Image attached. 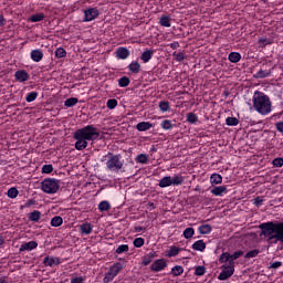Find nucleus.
I'll use <instances>...</instances> for the list:
<instances>
[{"instance_id":"f257e3e1","label":"nucleus","mask_w":283,"mask_h":283,"mask_svg":"<svg viewBox=\"0 0 283 283\" xmlns=\"http://www.w3.org/2000/svg\"><path fill=\"white\" fill-rule=\"evenodd\" d=\"M99 137L101 133L94 125H87L80 128L75 130L73 135L74 140H76L75 149H77V151H83V149H87V140L94 143V140H98Z\"/></svg>"},{"instance_id":"f03ea898","label":"nucleus","mask_w":283,"mask_h":283,"mask_svg":"<svg viewBox=\"0 0 283 283\" xmlns=\"http://www.w3.org/2000/svg\"><path fill=\"white\" fill-rule=\"evenodd\" d=\"M259 229L261 230V235L265 238L268 244H277V242L283 244V221L263 222L259 226Z\"/></svg>"},{"instance_id":"7ed1b4c3","label":"nucleus","mask_w":283,"mask_h":283,"mask_svg":"<svg viewBox=\"0 0 283 283\" xmlns=\"http://www.w3.org/2000/svg\"><path fill=\"white\" fill-rule=\"evenodd\" d=\"M253 107L258 114L266 116L271 114V98L260 91H255L252 97Z\"/></svg>"},{"instance_id":"20e7f679","label":"nucleus","mask_w":283,"mask_h":283,"mask_svg":"<svg viewBox=\"0 0 283 283\" xmlns=\"http://www.w3.org/2000/svg\"><path fill=\"white\" fill-rule=\"evenodd\" d=\"M104 160H106V169L112 174H119V171H123V167H125V160L120 155L108 153L103 157L102 163Z\"/></svg>"},{"instance_id":"39448f33","label":"nucleus","mask_w":283,"mask_h":283,"mask_svg":"<svg viewBox=\"0 0 283 283\" xmlns=\"http://www.w3.org/2000/svg\"><path fill=\"white\" fill-rule=\"evenodd\" d=\"M41 189L44 193L54 195L61 189V180L46 178L41 182Z\"/></svg>"},{"instance_id":"423d86ee","label":"nucleus","mask_w":283,"mask_h":283,"mask_svg":"<svg viewBox=\"0 0 283 283\" xmlns=\"http://www.w3.org/2000/svg\"><path fill=\"white\" fill-rule=\"evenodd\" d=\"M242 255H244L242 250L235 251L233 254L223 252L219 258V262L220 264H232V266H235V260H239Z\"/></svg>"},{"instance_id":"0eeeda50","label":"nucleus","mask_w":283,"mask_h":283,"mask_svg":"<svg viewBox=\"0 0 283 283\" xmlns=\"http://www.w3.org/2000/svg\"><path fill=\"white\" fill-rule=\"evenodd\" d=\"M221 269L222 270L218 276V280L220 281L229 280V277H231L233 273H235V265L231 263L223 264Z\"/></svg>"},{"instance_id":"6e6552de","label":"nucleus","mask_w":283,"mask_h":283,"mask_svg":"<svg viewBox=\"0 0 283 283\" xmlns=\"http://www.w3.org/2000/svg\"><path fill=\"white\" fill-rule=\"evenodd\" d=\"M98 14H99V12H98L97 8H88L86 10H84L83 22L90 23V21H94V19H97Z\"/></svg>"},{"instance_id":"1a4fd4ad","label":"nucleus","mask_w":283,"mask_h":283,"mask_svg":"<svg viewBox=\"0 0 283 283\" xmlns=\"http://www.w3.org/2000/svg\"><path fill=\"white\" fill-rule=\"evenodd\" d=\"M167 269V261L165 259H157L150 265V271L154 273H160V271H165Z\"/></svg>"},{"instance_id":"9d476101","label":"nucleus","mask_w":283,"mask_h":283,"mask_svg":"<svg viewBox=\"0 0 283 283\" xmlns=\"http://www.w3.org/2000/svg\"><path fill=\"white\" fill-rule=\"evenodd\" d=\"M14 78L18 83H25V81H30V74L25 70H19L14 73Z\"/></svg>"},{"instance_id":"9b49d317","label":"nucleus","mask_w":283,"mask_h":283,"mask_svg":"<svg viewBox=\"0 0 283 283\" xmlns=\"http://www.w3.org/2000/svg\"><path fill=\"white\" fill-rule=\"evenodd\" d=\"M45 266H59L61 264V258L59 256H46L43 260Z\"/></svg>"},{"instance_id":"f8f14e48","label":"nucleus","mask_w":283,"mask_h":283,"mask_svg":"<svg viewBox=\"0 0 283 283\" xmlns=\"http://www.w3.org/2000/svg\"><path fill=\"white\" fill-rule=\"evenodd\" d=\"M39 247V243L36 241H29L27 243L21 244L19 252L23 253V251H34Z\"/></svg>"},{"instance_id":"ddd939ff","label":"nucleus","mask_w":283,"mask_h":283,"mask_svg":"<svg viewBox=\"0 0 283 283\" xmlns=\"http://www.w3.org/2000/svg\"><path fill=\"white\" fill-rule=\"evenodd\" d=\"M30 56L34 63H41V61H43V51L41 49H35L31 51Z\"/></svg>"},{"instance_id":"4468645a","label":"nucleus","mask_w":283,"mask_h":283,"mask_svg":"<svg viewBox=\"0 0 283 283\" xmlns=\"http://www.w3.org/2000/svg\"><path fill=\"white\" fill-rule=\"evenodd\" d=\"M116 56L117 59H120L122 61H125V59H129V51L125 46H119L116 50Z\"/></svg>"},{"instance_id":"2eb2a0df","label":"nucleus","mask_w":283,"mask_h":283,"mask_svg":"<svg viewBox=\"0 0 283 283\" xmlns=\"http://www.w3.org/2000/svg\"><path fill=\"white\" fill-rule=\"evenodd\" d=\"M94 231V228L92 227V223L85 222L80 226V233L82 235H90Z\"/></svg>"},{"instance_id":"dca6fc26","label":"nucleus","mask_w":283,"mask_h":283,"mask_svg":"<svg viewBox=\"0 0 283 283\" xmlns=\"http://www.w3.org/2000/svg\"><path fill=\"white\" fill-rule=\"evenodd\" d=\"M212 196H224V193H229L227 186H217L210 190Z\"/></svg>"},{"instance_id":"f3484780","label":"nucleus","mask_w":283,"mask_h":283,"mask_svg":"<svg viewBox=\"0 0 283 283\" xmlns=\"http://www.w3.org/2000/svg\"><path fill=\"white\" fill-rule=\"evenodd\" d=\"M154 127V124L150 122H140L136 125L137 132H149Z\"/></svg>"},{"instance_id":"a211bd4d","label":"nucleus","mask_w":283,"mask_h":283,"mask_svg":"<svg viewBox=\"0 0 283 283\" xmlns=\"http://www.w3.org/2000/svg\"><path fill=\"white\" fill-rule=\"evenodd\" d=\"M154 50H146L142 53L140 55V60L143 61V63H149L150 59H154Z\"/></svg>"},{"instance_id":"6ab92c4d","label":"nucleus","mask_w":283,"mask_h":283,"mask_svg":"<svg viewBox=\"0 0 283 283\" xmlns=\"http://www.w3.org/2000/svg\"><path fill=\"white\" fill-rule=\"evenodd\" d=\"M122 269H123V263L116 262V263H114V264L109 268L108 272H109L111 274H113V275L116 277V275H118V273H120Z\"/></svg>"},{"instance_id":"aec40b11","label":"nucleus","mask_w":283,"mask_h":283,"mask_svg":"<svg viewBox=\"0 0 283 283\" xmlns=\"http://www.w3.org/2000/svg\"><path fill=\"white\" fill-rule=\"evenodd\" d=\"M159 24L163 27V28H171V17L169 15H161L160 19H159Z\"/></svg>"},{"instance_id":"412c9836","label":"nucleus","mask_w":283,"mask_h":283,"mask_svg":"<svg viewBox=\"0 0 283 283\" xmlns=\"http://www.w3.org/2000/svg\"><path fill=\"white\" fill-rule=\"evenodd\" d=\"M198 231L201 235H209V233L213 231V228L211 227V224H202L198 228Z\"/></svg>"},{"instance_id":"4be33fe9","label":"nucleus","mask_w":283,"mask_h":283,"mask_svg":"<svg viewBox=\"0 0 283 283\" xmlns=\"http://www.w3.org/2000/svg\"><path fill=\"white\" fill-rule=\"evenodd\" d=\"M170 181L174 187H178L185 182V177L182 175H175L172 178L170 177Z\"/></svg>"},{"instance_id":"5701e85b","label":"nucleus","mask_w":283,"mask_h":283,"mask_svg":"<svg viewBox=\"0 0 283 283\" xmlns=\"http://www.w3.org/2000/svg\"><path fill=\"white\" fill-rule=\"evenodd\" d=\"M192 249L193 251H205V249H207V243H205L203 240H198L192 244Z\"/></svg>"},{"instance_id":"b1692460","label":"nucleus","mask_w":283,"mask_h":283,"mask_svg":"<svg viewBox=\"0 0 283 283\" xmlns=\"http://www.w3.org/2000/svg\"><path fill=\"white\" fill-rule=\"evenodd\" d=\"M228 60L230 61V63H240V61L242 60V55L239 52H231L228 55Z\"/></svg>"},{"instance_id":"393cba45","label":"nucleus","mask_w":283,"mask_h":283,"mask_svg":"<svg viewBox=\"0 0 283 283\" xmlns=\"http://www.w3.org/2000/svg\"><path fill=\"white\" fill-rule=\"evenodd\" d=\"M170 273L174 277H178V276L182 275V273H185V268H182V265H175L171 269Z\"/></svg>"},{"instance_id":"a878e982","label":"nucleus","mask_w":283,"mask_h":283,"mask_svg":"<svg viewBox=\"0 0 283 283\" xmlns=\"http://www.w3.org/2000/svg\"><path fill=\"white\" fill-rule=\"evenodd\" d=\"M128 70L129 72H132V74H138L140 72V63H138L137 61H133L128 65Z\"/></svg>"},{"instance_id":"bb28decb","label":"nucleus","mask_w":283,"mask_h":283,"mask_svg":"<svg viewBox=\"0 0 283 283\" xmlns=\"http://www.w3.org/2000/svg\"><path fill=\"white\" fill-rule=\"evenodd\" d=\"M172 184H171V177L170 176H167V177H164L159 180V187L161 189H165L167 187H171Z\"/></svg>"},{"instance_id":"cd10ccee","label":"nucleus","mask_w":283,"mask_h":283,"mask_svg":"<svg viewBox=\"0 0 283 283\" xmlns=\"http://www.w3.org/2000/svg\"><path fill=\"white\" fill-rule=\"evenodd\" d=\"M29 220L31 222H39L41 220V211L34 210L29 213Z\"/></svg>"},{"instance_id":"c85d7f7f","label":"nucleus","mask_w":283,"mask_h":283,"mask_svg":"<svg viewBox=\"0 0 283 283\" xmlns=\"http://www.w3.org/2000/svg\"><path fill=\"white\" fill-rule=\"evenodd\" d=\"M211 185H222V175L220 174H212L210 176Z\"/></svg>"},{"instance_id":"c756f323","label":"nucleus","mask_w":283,"mask_h":283,"mask_svg":"<svg viewBox=\"0 0 283 283\" xmlns=\"http://www.w3.org/2000/svg\"><path fill=\"white\" fill-rule=\"evenodd\" d=\"M43 19H45L44 13H35L29 18V21H31V23H39L40 21H43Z\"/></svg>"},{"instance_id":"7c9ffc66","label":"nucleus","mask_w":283,"mask_h":283,"mask_svg":"<svg viewBox=\"0 0 283 283\" xmlns=\"http://www.w3.org/2000/svg\"><path fill=\"white\" fill-rule=\"evenodd\" d=\"M97 209L99 210V211H109V209H112V205L109 203V201H107V200H104V201H101L99 203H98V207H97Z\"/></svg>"},{"instance_id":"2f4dec72","label":"nucleus","mask_w":283,"mask_h":283,"mask_svg":"<svg viewBox=\"0 0 283 283\" xmlns=\"http://www.w3.org/2000/svg\"><path fill=\"white\" fill-rule=\"evenodd\" d=\"M156 258V252H150L147 255L143 258V264L144 266H149L151 264V259Z\"/></svg>"},{"instance_id":"473e14b6","label":"nucleus","mask_w":283,"mask_h":283,"mask_svg":"<svg viewBox=\"0 0 283 283\" xmlns=\"http://www.w3.org/2000/svg\"><path fill=\"white\" fill-rule=\"evenodd\" d=\"M240 124V119H238L237 117H227L226 118V125H228V127H235Z\"/></svg>"},{"instance_id":"72a5a7b5","label":"nucleus","mask_w":283,"mask_h":283,"mask_svg":"<svg viewBox=\"0 0 283 283\" xmlns=\"http://www.w3.org/2000/svg\"><path fill=\"white\" fill-rule=\"evenodd\" d=\"M136 161L139 163V165H147V163H149V156H147V154H140L136 157Z\"/></svg>"},{"instance_id":"f704fd0d","label":"nucleus","mask_w":283,"mask_h":283,"mask_svg":"<svg viewBox=\"0 0 283 283\" xmlns=\"http://www.w3.org/2000/svg\"><path fill=\"white\" fill-rule=\"evenodd\" d=\"M63 224V217L55 216L51 219V227H61Z\"/></svg>"},{"instance_id":"c9c22d12","label":"nucleus","mask_w":283,"mask_h":283,"mask_svg":"<svg viewBox=\"0 0 283 283\" xmlns=\"http://www.w3.org/2000/svg\"><path fill=\"white\" fill-rule=\"evenodd\" d=\"M271 76V71L269 70H260L255 74V78H269Z\"/></svg>"},{"instance_id":"e433bc0d","label":"nucleus","mask_w":283,"mask_h":283,"mask_svg":"<svg viewBox=\"0 0 283 283\" xmlns=\"http://www.w3.org/2000/svg\"><path fill=\"white\" fill-rule=\"evenodd\" d=\"M178 253H180V248L178 247H170L168 253H167V258H176V255H178Z\"/></svg>"},{"instance_id":"4c0bfd02","label":"nucleus","mask_w":283,"mask_h":283,"mask_svg":"<svg viewBox=\"0 0 283 283\" xmlns=\"http://www.w3.org/2000/svg\"><path fill=\"white\" fill-rule=\"evenodd\" d=\"M160 127L165 130L174 129V123L171 119H165L161 122Z\"/></svg>"},{"instance_id":"58836bf2","label":"nucleus","mask_w":283,"mask_h":283,"mask_svg":"<svg viewBox=\"0 0 283 283\" xmlns=\"http://www.w3.org/2000/svg\"><path fill=\"white\" fill-rule=\"evenodd\" d=\"M38 97H39L38 92H30V93H28L25 101H27V103H34V101H36Z\"/></svg>"},{"instance_id":"ea45409f","label":"nucleus","mask_w":283,"mask_h":283,"mask_svg":"<svg viewBox=\"0 0 283 283\" xmlns=\"http://www.w3.org/2000/svg\"><path fill=\"white\" fill-rule=\"evenodd\" d=\"M55 56L56 59H65V56H67V51H65L63 48H57L55 50Z\"/></svg>"},{"instance_id":"a19ab883","label":"nucleus","mask_w":283,"mask_h":283,"mask_svg":"<svg viewBox=\"0 0 283 283\" xmlns=\"http://www.w3.org/2000/svg\"><path fill=\"white\" fill-rule=\"evenodd\" d=\"M129 83H132V81L127 76H123L118 80L119 87H127L129 86Z\"/></svg>"},{"instance_id":"79ce46f5","label":"nucleus","mask_w":283,"mask_h":283,"mask_svg":"<svg viewBox=\"0 0 283 283\" xmlns=\"http://www.w3.org/2000/svg\"><path fill=\"white\" fill-rule=\"evenodd\" d=\"M76 103H78V98L76 97H70L64 102V106L65 107H74V105H76Z\"/></svg>"},{"instance_id":"37998d69","label":"nucleus","mask_w":283,"mask_h":283,"mask_svg":"<svg viewBox=\"0 0 283 283\" xmlns=\"http://www.w3.org/2000/svg\"><path fill=\"white\" fill-rule=\"evenodd\" d=\"M187 120L191 125H196V123H198V115H196L195 113H188L187 114Z\"/></svg>"},{"instance_id":"c03bdc74","label":"nucleus","mask_w":283,"mask_h":283,"mask_svg":"<svg viewBox=\"0 0 283 283\" xmlns=\"http://www.w3.org/2000/svg\"><path fill=\"white\" fill-rule=\"evenodd\" d=\"M170 104L168 101H161L159 102V109L160 112H169V108H170Z\"/></svg>"},{"instance_id":"a18cd8bd","label":"nucleus","mask_w":283,"mask_h":283,"mask_svg":"<svg viewBox=\"0 0 283 283\" xmlns=\"http://www.w3.org/2000/svg\"><path fill=\"white\" fill-rule=\"evenodd\" d=\"M196 234V230H193V228H187L185 231H184V238L186 240H189L191 239L192 235Z\"/></svg>"},{"instance_id":"49530a36","label":"nucleus","mask_w":283,"mask_h":283,"mask_svg":"<svg viewBox=\"0 0 283 283\" xmlns=\"http://www.w3.org/2000/svg\"><path fill=\"white\" fill-rule=\"evenodd\" d=\"M129 251V245L127 244H122L119 245L116 250L115 253H117L118 255H120L122 253H127Z\"/></svg>"},{"instance_id":"de8ad7c7","label":"nucleus","mask_w":283,"mask_h":283,"mask_svg":"<svg viewBox=\"0 0 283 283\" xmlns=\"http://www.w3.org/2000/svg\"><path fill=\"white\" fill-rule=\"evenodd\" d=\"M259 254H260V250L254 249V250L249 251V252L244 255V258H245L247 260H251V258H258Z\"/></svg>"},{"instance_id":"09e8293b","label":"nucleus","mask_w":283,"mask_h":283,"mask_svg":"<svg viewBox=\"0 0 283 283\" xmlns=\"http://www.w3.org/2000/svg\"><path fill=\"white\" fill-rule=\"evenodd\" d=\"M118 106V101L112 98V99H108L107 103H106V107L108 109H116V107Z\"/></svg>"},{"instance_id":"8fccbe9b","label":"nucleus","mask_w":283,"mask_h":283,"mask_svg":"<svg viewBox=\"0 0 283 283\" xmlns=\"http://www.w3.org/2000/svg\"><path fill=\"white\" fill-rule=\"evenodd\" d=\"M7 196H8V198H12V199H14V198H17V196H19V189H17V188H10L9 190H8V193H7Z\"/></svg>"},{"instance_id":"3c124183","label":"nucleus","mask_w":283,"mask_h":283,"mask_svg":"<svg viewBox=\"0 0 283 283\" xmlns=\"http://www.w3.org/2000/svg\"><path fill=\"white\" fill-rule=\"evenodd\" d=\"M133 244L136 249H140V247H144L145 245V239L143 238H136L134 241H133Z\"/></svg>"},{"instance_id":"603ef678","label":"nucleus","mask_w":283,"mask_h":283,"mask_svg":"<svg viewBox=\"0 0 283 283\" xmlns=\"http://www.w3.org/2000/svg\"><path fill=\"white\" fill-rule=\"evenodd\" d=\"M207 273V269L202 265H199L195 269V275L202 276Z\"/></svg>"},{"instance_id":"864d4df0","label":"nucleus","mask_w":283,"mask_h":283,"mask_svg":"<svg viewBox=\"0 0 283 283\" xmlns=\"http://www.w3.org/2000/svg\"><path fill=\"white\" fill-rule=\"evenodd\" d=\"M272 165L273 167H283V158L282 157H277V158H274L273 161H272Z\"/></svg>"},{"instance_id":"5fc2aeb1","label":"nucleus","mask_w":283,"mask_h":283,"mask_svg":"<svg viewBox=\"0 0 283 283\" xmlns=\"http://www.w3.org/2000/svg\"><path fill=\"white\" fill-rule=\"evenodd\" d=\"M52 171H54V166L52 165L42 166V174H52Z\"/></svg>"},{"instance_id":"6e6d98bb","label":"nucleus","mask_w":283,"mask_h":283,"mask_svg":"<svg viewBox=\"0 0 283 283\" xmlns=\"http://www.w3.org/2000/svg\"><path fill=\"white\" fill-rule=\"evenodd\" d=\"M172 56H175L176 61H178V63L185 61L186 56L184 52H179V53H174Z\"/></svg>"},{"instance_id":"4d7b16f0","label":"nucleus","mask_w":283,"mask_h":283,"mask_svg":"<svg viewBox=\"0 0 283 283\" xmlns=\"http://www.w3.org/2000/svg\"><path fill=\"white\" fill-rule=\"evenodd\" d=\"M114 277H116L115 275H113L112 273H109V271L105 274L103 282L104 283H109L114 280Z\"/></svg>"},{"instance_id":"13d9d810","label":"nucleus","mask_w":283,"mask_h":283,"mask_svg":"<svg viewBox=\"0 0 283 283\" xmlns=\"http://www.w3.org/2000/svg\"><path fill=\"white\" fill-rule=\"evenodd\" d=\"M71 283H85V279L83 276H75L71 279Z\"/></svg>"},{"instance_id":"bf43d9fd","label":"nucleus","mask_w":283,"mask_h":283,"mask_svg":"<svg viewBox=\"0 0 283 283\" xmlns=\"http://www.w3.org/2000/svg\"><path fill=\"white\" fill-rule=\"evenodd\" d=\"M280 266H282V262L275 261V262L271 263L270 269H280Z\"/></svg>"},{"instance_id":"052dcab7","label":"nucleus","mask_w":283,"mask_h":283,"mask_svg":"<svg viewBox=\"0 0 283 283\" xmlns=\"http://www.w3.org/2000/svg\"><path fill=\"white\" fill-rule=\"evenodd\" d=\"M275 127H276L277 132H280V134H283V122H277L275 124Z\"/></svg>"},{"instance_id":"680f3d73","label":"nucleus","mask_w":283,"mask_h":283,"mask_svg":"<svg viewBox=\"0 0 283 283\" xmlns=\"http://www.w3.org/2000/svg\"><path fill=\"white\" fill-rule=\"evenodd\" d=\"M262 202H264V200H263L261 197H256V198L254 199V205H255L256 207L262 206Z\"/></svg>"},{"instance_id":"e2e57ef3","label":"nucleus","mask_w":283,"mask_h":283,"mask_svg":"<svg viewBox=\"0 0 283 283\" xmlns=\"http://www.w3.org/2000/svg\"><path fill=\"white\" fill-rule=\"evenodd\" d=\"M170 48L171 50H178V48H180V43L178 41H175L170 43Z\"/></svg>"},{"instance_id":"0e129e2a","label":"nucleus","mask_w":283,"mask_h":283,"mask_svg":"<svg viewBox=\"0 0 283 283\" xmlns=\"http://www.w3.org/2000/svg\"><path fill=\"white\" fill-rule=\"evenodd\" d=\"M32 205H36V201H34L33 199H29L25 203L27 207H32Z\"/></svg>"},{"instance_id":"69168bd1","label":"nucleus","mask_w":283,"mask_h":283,"mask_svg":"<svg viewBox=\"0 0 283 283\" xmlns=\"http://www.w3.org/2000/svg\"><path fill=\"white\" fill-rule=\"evenodd\" d=\"M3 25H6V18L0 14V28H3Z\"/></svg>"},{"instance_id":"338daca9","label":"nucleus","mask_w":283,"mask_h":283,"mask_svg":"<svg viewBox=\"0 0 283 283\" xmlns=\"http://www.w3.org/2000/svg\"><path fill=\"white\" fill-rule=\"evenodd\" d=\"M136 233H140V231H145V227H135Z\"/></svg>"},{"instance_id":"774afa93","label":"nucleus","mask_w":283,"mask_h":283,"mask_svg":"<svg viewBox=\"0 0 283 283\" xmlns=\"http://www.w3.org/2000/svg\"><path fill=\"white\" fill-rule=\"evenodd\" d=\"M0 283H10L6 276L0 277Z\"/></svg>"}]
</instances>
